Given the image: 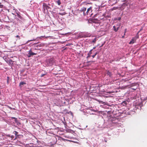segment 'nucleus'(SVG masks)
<instances>
[{
	"label": "nucleus",
	"mask_w": 147,
	"mask_h": 147,
	"mask_svg": "<svg viewBox=\"0 0 147 147\" xmlns=\"http://www.w3.org/2000/svg\"><path fill=\"white\" fill-rule=\"evenodd\" d=\"M37 54L36 53H34L31 52L30 53H28L27 54V56L28 57H30L31 56H33L34 55H36Z\"/></svg>",
	"instance_id": "nucleus-8"
},
{
	"label": "nucleus",
	"mask_w": 147,
	"mask_h": 147,
	"mask_svg": "<svg viewBox=\"0 0 147 147\" xmlns=\"http://www.w3.org/2000/svg\"><path fill=\"white\" fill-rule=\"evenodd\" d=\"M3 7V5L1 4V3H0V8H2Z\"/></svg>",
	"instance_id": "nucleus-21"
},
{
	"label": "nucleus",
	"mask_w": 147,
	"mask_h": 147,
	"mask_svg": "<svg viewBox=\"0 0 147 147\" xmlns=\"http://www.w3.org/2000/svg\"><path fill=\"white\" fill-rule=\"evenodd\" d=\"M92 7H90V8H88L87 9V11H86V14L87 15H90V13L89 12L90 11H92Z\"/></svg>",
	"instance_id": "nucleus-7"
},
{
	"label": "nucleus",
	"mask_w": 147,
	"mask_h": 147,
	"mask_svg": "<svg viewBox=\"0 0 147 147\" xmlns=\"http://www.w3.org/2000/svg\"><path fill=\"white\" fill-rule=\"evenodd\" d=\"M127 104V102L126 101H123V102L122 103V104L123 105H124V104L125 105H126Z\"/></svg>",
	"instance_id": "nucleus-19"
},
{
	"label": "nucleus",
	"mask_w": 147,
	"mask_h": 147,
	"mask_svg": "<svg viewBox=\"0 0 147 147\" xmlns=\"http://www.w3.org/2000/svg\"><path fill=\"white\" fill-rule=\"evenodd\" d=\"M132 89H133V90H135L136 89H134V88H132Z\"/></svg>",
	"instance_id": "nucleus-34"
},
{
	"label": "nucleus",
	"mask_w": 147,
	"mask_h": 147,
	"mask_svg": "<svg viewBox=\"0 0 147 147\" xmlns=\"http://www.w3.org/2000/svg\"><path fill=\"white\" fill-rule=\"evenodd\" d=\"M96 15H97L96 14L95 15V16H96Z\"/></svg>",
	"instance_id": "nucleus-38"
},
{
	"label": "nucleus",
	"mask_w": 147,
	"mask_h": 147,
	"mask_svg": "<svg viewBox=\"0 0 147 147\" xmlns=\"http://www.w3.org/2000/svg\"><path fill=\"white\" fill-rule=\"evenodd\" d=\"M98 38H95L94 39L92 40L91 41L92 43H96Z\"/></svg>",
	"instance_id": "nucleus-12"
},
{
	"label": "nucleus",
	"mask_w": 147,
	"mask_h": 147,
	"mask_svg": "<svg viewBox=\"0 0 147 147\" xmlns=\"http://www.w3.org/2000/svg\"><path fill=\"white\" fill-rule=\"evenodd\" d=\"M124 36H122V38H124Z\"/></svg>",
	"instance_id": "nucleus-36"
},
{
	"label": "nucleus",
	"mask_w": 147,
	"mask_h": 147,
	"mask_svg": "<svg viewBox=\"0 0 147 147\" xmlns=\"http://www.w3.org/2000/svg\"><path fill=\"white\" fill-rule=\"evenodd\" d=\"M12 14H13V15H14V14L13 13H12Z\"/></svg>",
	"instance_id": "nucleus-39"
},
{
	"label": "nucleus",
	"mask_w": 147,
	"mask_h": 147,
	"mask_svg": "<svg viewBox=\"0 0 147 147\" xmlns=\"http://www.w3.org/2000/svg\"><path fill=\"white\" fill-rule=\"evenodd\" d=\"M90 61H88L87 63H89V62H90Z\"/></svg>",
	"instance_id": "nucleus-37"
},
{
	"label": "nucleus",
	"mask_w": 147,
	"mask_h": 147,
	"mask_svg": "<svg viewBox=\"0 0 147 147\" xmlns=\"http://www.w3.org/2000/svg\"><path fill=\"white\" fill-rule=\"evenodd\" d=\"M45 75V74H42L41 75V77H43V76H44Z\"/></svg>",
	"instance_id": "nucleus-27"
},
{
	"label": "nucleus",
	"mask_w": 147,
	"mask_h": 147,
	"mask_svg": "<svg viewBox=\"0 0 147 147\" xmlns=\"http://www.w3.org/2000/svg\"><path fill=\"white\" fill-rule=\"evenodd\" d=\"M7 107L8 108H9V109H13L14 110H16V109H15V108H12L9 106H7Z\"/></svg>",
	"instance_id": "nucleus-18"
},
{
	"label": "nucleus",
	"mask_w": 147,
	"mask_h": 147,
	"mask_svg": "<svg viewBox=\"0 0 147 147\" xmlns=\"http://www.w3.org/2000/svg\"><path fill=\"white\" fill-rule=\"evenodd\" d=\"M55 62V60L53 58L48 59L47 60V63L49 66L52 65Z\"/></svg>",
	"instance_id": "nucleus-1"
},
{
	"label": "nucleus",
	"mask_w": 147,
	"mask_h": 147,
	"mask_svg": "<svg viewBox=\"0 0 147 147\" xmlns=\"http://www.w3.org/2000/svg\"><path fill=\"white\" fill-rule=\"evenodd\" d=\"M10 79V78L9 77L7 76V84H9V81Z\"/></svg>",
	"instance_id": "nucleus-16"
},
{
	"label": "nucleus",
	"mask_w": 147,
	"mask_h": 147,
	"mask_svg": "<svg viewBox=\"0 0 147 147\" xmlns=\"http://www.w3.org/2000/svg\"><path fill=\"white\" fill-rule=\"evenodd\" d=\"M92 49H91L90 51L88 54V56L87 57V58H90V55L92 53Z\"/></svg>",
	"instance_id": "nucleus-11"
},
{
	"label": "nucleus",
	"mask_w": 147,
	"mask_h": 147,
	"mask_svg": "<svg viewBox=\"0 0 147 147\" xmlns=\"http://www.w3.org/2000/svg\"><path fill=\"white\" fill-rule=\"evenodd\" d=\"M14 136H11V138H12V139H13V138H14Z\"/></svg>",
	"instance_id": "nucleus-30"
},
{
	"label": "nucleus",
	"mask_w": 147,
	"mask_h": 147,
	"mask_svg": "<svg viewBox=\"0 0 147 147\" xmlns=\"http://www.w3.org/2000/svg\"><path fill=\"white\" fill-rule=\"evenodd\" d=\"M31 52H33L32 51V49H30L29 50V51H28V53H30Z\"/></svg>",
	"instance_id": "nucleus-26"
},
{
	"label": "nucleus",
	"mask_w": 147,
	"mask_h": 147,
	"mask_svg": "<svg viewBox=\"0 0 147 147\" xmlns=\"http://www.w3.org/2000/svg\"><path fill=\"white\" fill-rule=\"evenodd\" d=\"M120 19H121V18H118V20H120Z\"/></svg>",
	"instance_id": "nucleus-33"
},
{
	"label": "nucleus",
	"mask_w": 147,
	"mask_h": 147,
	"mask_svg": "<svg viewBox=\"0 0 147 147\" xmlns=\"http://www.w3.org/2000/svg\"><path fill=\"white\" fill-rule=\"evenodd\" d=\"M50 8V7L47 5L45 3H43L42 10L44 13H45L46 12V10L47 11L48 9Z\"/></svg>",
	"instance_id": "nucleus-2"
},
{
	"label": "nucleus",
	"mask_w": 147,
	"mask_h": 147,
	"mask_svg": "<svg viewBox=\"0 0 147 147\" xmlns=\"http://www.w3.org/2000/svg\"><path fill=\"white\" fill-rule=\"evenodd\" d=\"M98 52H96L94 55H93L92 56V57L93 58H94L95 57V56H96V54H98Z\"/></svg>",
	"instance_id": "nucleus-20"
},
{
	"label": "nucleus",
	"mask_w": 147,
	"mask_h": 147,
	"mask_svg": "<svg viewBox=\"0 0 147 147\" xmlns=\"http://www.w3.org/2000/svg\"><path fill=\"white\" fill-rule=\"evenodd\" d=\"M26 84V83L24 82H21L20 83V85H24V84Z\"/></svg>",
	"instance_id": "nucleus-17"
},
{
	"label": "nucleus",
	"mask_w": 147,
	"mask_h": 147,
	"mask_svg": "<svg viewBox=\"0 0 147 147\" xmlns=\"http://www.w3.org/2000/svg\"><path fill=\"white\" fill-rule=\"evenodd\" d=\"M98 20L96 18H93L92 19L91 21L94 23H96L98 22Z\"/></svg>",
	"instance_id": "nucleus-10"
},
{
	"label": "nucleus",
	"mask_w": 147,
	"mask_h": 147,
	"mask_svg": "<svg viewBox=\"0 0 147 147\" xmlns=\"http://www.w3.org/2000/svg\"><path fill=\"white\" fill-rule=\"evenodd\" d=\"M55 3H57L59 5H60L61 3L60 0H57L55 1Z\"/></svg>",
	"instance_id": "nucleus-13"
},
{
	"label": "nucleus",
	"mask_w": 147,
	"mask_h": 147,
	"mask_svg": "<svg viewBox=\"0 0 147 147\" xmlns=\"http://www.w3.org/2000/svg\"><path fill=\"white\" fill-rule=\"evenodd\" d=\"M121 26V24L119 23H117V24L115 25L113 27V30L115 32H117Z\"/></svg>",
	"instance_id": "nucleus-4"
},
{
	"label": "nucleus",
	"mask_w": 147,
	"mask_h": 147,
	"mask_svg": "<svg viewBox=\"0 0 147 147\" xmlns=\"http://www.w3.org/2000/svg\"><path fill=\"white\" fill-rule=\"evenodd\" d=\"M16 37L17 38H18L19 39H20V37L19 36V35H17L16 36Z\"/></svg>",
	"instance_id": "nucleus-25"
},
{
	"label": "nucleus",
	"mask_w": 147,
	"mask_h": 147,
	"mask_svg": "<svg viewBox=\"0 0 147 147\" xmlns=\"http://www.w3.org/2000/svg\"><path fill=\"white\" fill-rule=\"evenodd\" d=\"M72 44L71 43H69L68 44H67L66 45V46H70V45H72Z\"/></svg>",
	"instance_id": "nucleus-24"
},
{
	"label": "nucleus",
	"mask_w": 147,
	"mask_h": 147,
	"mask_svg": "<svg viewBox=\"0 0 147 147\" xmlns=\"http://www.w3.org/2000/svg\"><path fill=\"white\" fill-rule=\"evenodd\" d=\"M138 36L136 37H134L131 40L130 42H129V44H133L134 43H135L136 40V39L137 38H138Z\"/></svg>",
	"instance_id": "nucleus-6"
},
{
	"label": "nucleus",
	"mask_w": 147,
	"mask_h": 147,
	"mask_svg": "<svg viewBox=\"0 0 147 147\" xmlns=\"http://www.w3.org/2000/svg\"><path fill=\"white\" fill-rule=\"evenodd\" d=\"M95 47H94V48H93V49H95Z\"/></svg>",
	"instance_id": "nucleus-35"
},
{
	"label": "nucleus",
	"mask_w": 147,
	"mask_h": 147,
	"mask_svg": "<svg viewBox=\"0 0 147 147\" xmlns=\"http://www.w3.org/2000/svg\"><path fill=\"white\" fill-rule=\"evenodd\" d=\"M29 40L27 42V43L28 42H29L30 41H32V40Z\"/></svg>",
	"instance_id": "nucleus-29"
},
{
	"label": "nucleus",
	"mask_w": 147,
	"mask_h": 147,
	"mask_svg": "<svg viewBox=\"0 0 147 147\" xmlns=\"http://www.w3.org/2000/svg\"><path fill=\"white\" fill-rule=\"evenodd\" d=\"M14 121L16 123H17L18 121L17 119V118H15V119H14Z\"/></svg>",
	"instance_id": "nucleus-22"
},
{
	"label": "nucleus",
	"mask_w": 147,
	"mask_h": 147,
	"mask_svg": "<svg viewBox=\"0 0 147 147\" xmlns=\"http://www.w3.org/2000/svg\"><path fill=\"white\" fill-rule=\"evenodd\" d=\"M86 8L85 7H83L82 8L81 10L79 11L80 12H82L83 16H85L86 15V13L85 12L86 11Z\"/></svg>",
	"instance_id": "nucleus-5"
},
{
	"label": "nucleus",
	"mask_w": 147,
	"mask_h": 147,
	"mask_svg": "<svg viewBox=\"0 0 147 147\" xmlns=\"http://www.w3.org/2000/svg\"><path fill=\"white\" fill-rule=\"evenodd\" d=\"M16 19L17 20V21H20V20H19L17 18H16Z\"/></svg>",
	"instance_id": "nucleus-32"
},
{
	"label": "nucleus",
	"mask_w": 147,
	"mask_h": 147,
	"mask_svg": "<svg viewBox=\"0 0 147 147\" xmlns=\"http://www.w3.org/2000/svg\"><path fill=\"white\" fill-rule=\"evenodd\" d=\"M17 16L18 17L20 18V19L22 20L23 19V17L21 16L20 14H19L18 13H17Z\"/></svg>",
	"instance_id": "nucleus-15"
},
{
	"label": "nucleus",
	"mask_w": 147,
	"mask_h": 147,
	"mask_svg": "<svg viewBox=\"0 0 147 147\" xmlns=\"http://www.w3.org/2000/svg\"><path fill=\"white\" fill-rule=\"evenodd\" d=\"M0 63H1L0 62Z\"/></svg>",
	"instance_id": "nucleus-40"
},
{
	"label": "nucleus",
	"mask_w": 147,
	"mask_h": 147,
	"mask_svg": "<svg viewBox=\"0 0 147 147\" xmlns=\"http://www.w3.org/2000/svg\"><path fill=\"white\" fill-rule=\"evenodd\" d=\"M15 118H16V117H11V119H15Z\"/></svg>",
	"instance_id": "nucleus-31"
},
{
	"label": "nucleus",
	"mask_w": 147,
	"mask_h": 147,
	"mask_svg": "<svg viewBox=\"0 0 147 147\" xmlns=\"http://www.w3.org/2000/svg\"><path fill=\"white\" fill-rule=\"evenodd\" d=\"M82 13V12H80L79 11H78L76 15V16H77V19L78 20L82 19L84 16H83Z\"/></svg>",
	"instance_id": "nucleus-3"
},
{
	"label": "nucleus",
	"mask_w": 147,
	"mask_h": 147,
	"mask_svg": "<svg viewBox=\"0 0 147 147\" xmlns=\"http://www.w3.org/2000/svg\"><path fill=\"white\" fill-rule=\"evenodd\" d=\"M126 30H127V29H125V32H124V35H125V33L126 32Z\"/></svg>",
	"instance_id": "nucleus-28"
},
{
	"label": "nucleus",
	"mask_w": 147,
	"mask_h": 147,
	"mask_svg": "<svg viewBox=\"0 0 147 147\" xmlns=\"http://www.w3.org/2000/svg\"><path fill=\"white\" fill-rule=\"evenodd\" d=\"M107 74L109 75L110 77H111L112 75L111 73L109 71H108L107 73Z\"/></svg>",
	"instance_id": "nucleus-14"
},
{
	"label": "nucleus",
	"mask_w": 147,
	"mask_h": 147,
	"mask_svg": "<svg viewBox=\"0 0 147 147\" xmlns=\"http://www.w3.org/2000/svg\"><path fill=\"white\" fill-rule=\"evenodd\" d=\"M13 133H14L15 135L16 136V138H15V139L17 138H19V136H20V135H18V132L16 131H14L13 132Z\"/></svg>",
	"instance_id": "nucleus-9"
},
{
	"label": "nucleus",
	"mask_w": 147,
	"mask_h": 147,
	"mask_svg": "<svg viewBox=\"0 0 147 147\" xmlns=\"http://www.w3.org/2000/svg\"><path fill=\"white\" fill-rule=\"evenodd\" d=\"M9 62L10 63H11L12 64H13V62L10 59L9 61Z\"/></svg>",
	"instance_id": "nucleus-23"
}]
</instances>
